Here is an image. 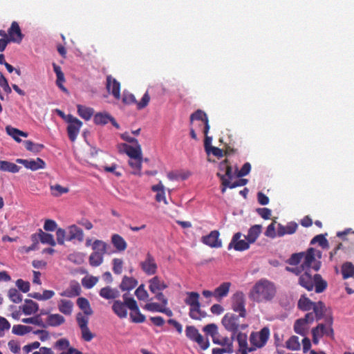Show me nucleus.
<instances>
[{
  "instance_id": "1",
  "label": "nucleus",
  "mask_w": 354,
  "mask_h": 354,
  "mask_svg": "<svg viewBox=\"0 0 354 354\" xmlns=\"http://www.w3.org/2000/svg\"><path fill=\"white\" fill-rule=\"evenodd\" d=\"M277 295V287L273 281L266 278L258 280L249 292L251 300L257 303L271 301Z\"/></svg>"
},
{
  "instance_id": "2",
  "label": "nucleus",
  "mask_w": 354,
  "mask_h": 354,
  "mask_svg": "<svg viewBox=\"0 0 354 354\" xmlns=\"http://www.w3.org/2000/svg\"><path fill=\"white\" fill-rule=\"evenodd\" d=\"M298 283L308 291L315 287L317 293L323 292L328 286L326 281L324 280L319 274H315L313 276L310 270H306L299 276Z\"/></svg>"
},
{
  "instance_id": "3",
  "label": "nucleus",
  "mask_w": 354,
  "mask_h": 354,
  "mask_svg": "<svg viewBox=\"0 0 354 354\" xmlns=\"http://www.w3.org/2000/svg\"><path fill=\"white\" fill-rule=\"evenodd\" d=\"M200 295L196 292H187L185 303L189 306V317L193 319L199 320L206 317L205 312L201 309V303L199 301Z\"/></svg>"
},
{
  "instance_id": "4",
  "label": "nucleus",
  "mask_w": 354,
  "mask_h": 354,
  "mask_svg": "<svg viewBox=\"0 0 354 354\" xmlns=\"http://www.w3.org/2000/svg\"><path fill=\"white\" fill-rule=\"evenodd\" d=\"M304 252L303 262L301 264L306 270L313 269L317 272L321 267V262L317 261L315 257L321 258L322 252L317 250L313 248H309L306 252Z\"/></svg>"
},
{
  "instance_id": "5",
  "label": "nucleus",
  "mask_w": 354,
  "mask_h": 354,
  "mask_svg": "<svg viewBox=\"0 0 354 354\" xmlns=\"http://www.w3.org/2000/svg\"><path fill=\"white\" fill-rule=\"evenodd\" d=\"M93 252L90 255V265L99 266L103 262L104 254L106 251V243L100 240H95L92 244Z\"/></svg>"
},
{
  "instance_id": "6",
  "label": "nucleus",
  "mask_w": 354,
  "mask_h": 354,
  "mask_svg": "<svg viewBox=\"0 0 354 354\" xmlns=\"http://www.w3.org/2000/svg\"><path fill=\"white\" fill-rule=\"evenodd\" d=\"M240 318H242L240 314L236 315L232 313H227L222 319V324L226 330L235 335L240 328L245 329L248 327L247 324L241 323Z\"/></svg>"
},
{
  "instance_id": "7",
  "label": "nucleus",
  "mask_w": 354,
  "mask_h": 354,
  "mask_svg": "<svg viewBox=\"0 0 354 354\" xmlns=\"http://www.w3.org/2000/svg\"><path fill=\"white\" fill-rule=\"evenodd\" d=\"M270 335L268 327H263L259 332H252L250 336V344L255 348H262L266 344Z\"/></svg>"
},
{
  "instance_id": "8",
  "label": "nucleus",
  "mask_w": 354,
  "mask_h": 354,
  "mask_svg": "<svg viewBox=\"0 0 354 354\" xmlns=\"http://www.w3.org/2000/svg\"><path fill=\"white\" fill-rule=\"evenodd\" d=\"M232 301V309L240 314L242 318L246 317V309H245V295L241 291H237L231 297Z\"/></svg>"
},
{
  "instance_id": "9",
  "label": "nucleus",
  "mask_w": 354,
  "mask_h": 354,
  "mask_svg": "<svg viewBox=\"0 0 354 354\" xmlns=\"http://www.w3.org/2000/svg\"><path fill=\"white\" fill-rule=\"evenodd\" d=\"M314 322V315L313 313H308L304 318L298 319L294 324V330L296 333L305 336L307 333V325Z\"/></svg>"
},
{
  "instance_id": "10",
  "label": "nucleus",
  "mask_w": 354,
  "mask_h": 354,
  "mask_svg": "<svg viewBox=\"0 0 354 354\" xmlns=\"http://www.w3.org/2000/svg\"><path fill=\"white\" fill-rule=\"evenodd\" d=\"M123 301L120 300L114 301L112 310L114 313L120 318H126L127 317V301L128 299H134L133 297H129L127 294H124L122 296Z\"/></svg>"
},
{
  "instance_id": "11",
  "label": "nucleus",
  "mask_w": 354,
  "mask_h": 354,
  "mask_svg": "<svg viewBox=\"0 0 354 354\" xmlns=\"http://www.w3.org/2000/svg\"><path fill=\"white\" fill-rule=\"evenodd\" d=\"M127 307L131 310L130 318L133 323H143L146 320L145 316L141 313L137 301L135 299H128Z\"/></svg>"
},
{
  "instance_id": "12",
  "label": "nucleus",
  "mask_w": 354,
  "mask_h": 354,
  "mask_svg": "<svg viewBox=\"0 0 354 354\" xmlns=\"http://www.w3.org/2000/svg\"><path fill=\"white\" fill-rule=\"evenodd\" d=\"M140 266L142 270L149 276L155 274L158 269L156 260L149 252L146 254L145 259L140 263Z\"/></svg>"
},
{
  "instance_id": "13",
  "label": "nucleus",
  "mask_w": 354,
  "mask_h": 354,
  "mask_svg": "<svg viewBox=\"0 0 354 354\" xmlns=\"http://www.w3.org/2000/svg\"><path fill=\"white\" fill-rule=\"evenodd\" d=\"M67 133L71 142H75L82 126V122L77 118L73 116L68 122Z\"/></svg>"
},
{
  "instance_id": "14",
  "label": "nucleus",
  "mask_w": 354,
  "mask_h": 354,
  "mask_svg": "<svg viewBox=\"0 0 354 354\" xmlns=\"http://www.w3.org/2000/svg\"><path fill=\"white\" fill-rule=\"evenodd\" d=\"M16 162L22 164L26 169L32 171H37L39 169H44L46 167L45 162L40 158H37L35 160L30 159H21L18 158Z\"/></svg>"
},
{
  "instance_id": "15",
  "label": "nucleus",
  "mask_w": 354,
  "mask_h": 354,
  "mask_svg": "<svg viewBox=\"0 0 354 354\" xmlns=\"http://www.w3.org/2000/svg\"><path fill=\"white\" fill-rule=\"evenodd\" d=\"M242 234L241 232H236L232 236L231 242L228 245V250L233 248L236 251H243L248 250L250 248V243L248 241L241 240Z\"/></svg>"
},
{
  "instance_id": "16",
  "label": "nucleus",
  "mask_w": 354,
  "mask_h": 354,
  "mask_svg": "<svg viewBox=\"0 0 354 354\" xmlns=\"http://www.w3.org/2000/svg\"><path fill=\"white\" fill-rule=\"evenodd\" d=\"M106 88L116 100L120 99V83L111 75L106 76Z\"/></svg>"
},
{
  "instance_id": "17",
  "label": "nucleus",
  "mask_w": 354,
  "mask_h": 354,
  "mask_svg": "<svg viewBox=\"0 0 354 354\" xmlns=\"http://www.w3.org/2000/svg\"><path fill=\"white\" fill-rule=\"evenodd\" d=\"M219 235L218 231L213 230L208 235L203 236L201 238V241L210 248H221L222 241L219 239Z\"/></svg>"
},
{
  "instance_id": "18",
  "label": "nucleus",
  "mask_w": 354,
  "mask_h": 354,
  "mask_svg": "<svg viewBox=\"0 0 354 354\" xmlns=\"http://www.w3.org/2000/svg\"><path fill=\"white\" fill-rule=\"evenodd\" d=\"M216 175L218 177L220 178V179L221 180V184L223 185L221 192L223 193H224L225 192L227 187H229L230 189H234L237 187L244 186L248 182V180L247 179L240 178L234 183H230V179L225 178L224 175L221 174V172H218Z\"/></svg>"
},
{
  "instance_id": "19",
  "label": "nucleus",
  "mask_w": 354,
  "mask_h": 354,
  "mask_svg": "<svg viewBox=\"0 0 354 354\" xmlns=\"http://www.w3.org/2000/svg\"><path fill=\"white\" fill-rule=\"evenodd\" d=\"M8 39L12 42L20 44L24 38L19 24L17 21H12L10 27L8 30Z\"/></svg>"
},
{
  "instance_id": "20",
  "label": "nucleus",
  "mask_w": 354,
  "mask_h": 354,
  "mask_svg": "<svg viewBox=\"0 0 354 354\" xmlns=\"http://www.w3.org/2000/svg\"><path fill=\"white\" fill-rule=\"evenodd\" d=\"M93 121L97 125H105L108 122H111L116 129H120V125L115 118L107 113H96L94 115Z\"/></svg>"
},
{
  "instance_id": "21",
  "label": "nucleus",
  "mask_w": 354,
  "mask_h": 354,
  "mask_svg": "<svg viewBox=\"0 0 354 354\" xmlns=\"http://www.w3.org/2000/svg\"><path fill=\"white\" fill-rule=\"evenodd\" d=\"M81 293V286L77 281H72L70 282L68 288L59 292L62 297L73 298L77 297Z\"/></svg>"
},
{
  "instance_id": "22",
  "label": "nucleus",
  "mask_w": 354,
  "mask_h": 354,
  "mask_svg": "<svg viewBox=\"0 0 354 354\" xmlns=\"http://www.w3.org/2000/svg\"><path fill=\"white\" fill-rule=\"evenodd\" d=\"M148 282L149 289L151 293L162 291L168 287V285L158 276L152 277Z\"/></svg>"
},
{
  "instance_id": "23",
  "label": "nucleus",
  "mask_w": 354,
  "mask_h": 354,
  "mask_svg": "<svg viewBox=\"0 0 354 354\" xmlns=\"http://www.w3.org/2000/svg\"><path fill=\"white\" fill-rule=\"evenodd\" d=\"M194 120H201L204 123L203 133L209 132L210 126L207 114L202 110L198 109L190 115V122L192 123Z\"/></svg>"
},
{
  "instance_id": "24",
  "label": "nucleus",
  "mask_w": 354,
  "mask_h": 354,
  "mask_svg": "<svg viewBox=\"0 0 354 354\" xmlns=\"http://www.w3.org/2000/svg\"><path fill=\"white\" fill-rule=\"evenodd\" d=\"M297 227L298 225L295 222H290L286 226L279 223L277 236L281 237L286 234H292L297 231Z\"/></svg>"
},
{
  "instance_id": "25",
  "label": "nucleus",
  "mask_w": 354,
  "mask_h": 354,
  "mask_svg": "<svg viewBox=\"0 0 354 354\" xmlns=\"http://www.w3.org/2000/svg\"><path fill=\"white\" fill-rule=\"evenodd\" d=\"M133 147L127 144H122L124 151L127 154L129 158H138L142 156L141 146L138 143Z\"/></svg>"
},
{
  "instance_id": "26",
  "label": "nucleus",
  "mask_w": 354,
  "mask_h": 354,
  "mask_svg": "<svg viewBox=\"0 0 354 354\" xmlns=\"http://www.w3.org/2000/svg\"><path fill=\"white\" fill-rule=\"evenodd\" d=\"M37 236L39 237L40 241L44 244H48L51 246H55L56 245V242L54 239V237L52 234L44 232L41 230H39V233L33 234L32 235V241H37Z\"/></svg>"
},
{
  "instance_id": "27",
  "label": "nucleus",
  "mask_w": 354,
  "mask_h": 354,
  "mask_svg": "<svg viewBox=\"0 0 354 354\" xmlns=\"http://www.w3.org/2000/svg\"><path fill=\"white\" fill-rule=\"evenodd\" d=\"M231 285L230 282L222 283L214 289V298L218 301H221L223 298L227 297L230 292Z\"/></svg>"
},
{
  "instance_id": "28",
  "label": "nucleus",
  "mask_w": 354,
  "mask_h": 354,
  "mask_svg": "<svg viewBox=\"0 0 354 354\" xmlns=\"http://www.w3.org/2000/svg\"><path fill=\"white\" fill-rule=\"evenodd\" d=\"M84 313H79L77 315V322L82 333V337L85 341H88V328H87V319Z\"/></svg>"
},
{
  "instance_id": "29",
  "label": "nucleus",
  "mask_w": 354,
  "mask_h": 354,
  "mask_svg": "<svg viewBox=\"0 0 354 354\" xmlns=\"http://www.w3.org/2000/svg\"><path fill=\"white\" fill-rule=\"evenodd\" d=\"M83 238L84 234L82 229L75 225H72L68 228L66 240H77L79 241H82L83 240Z\"/></svg>"
},
{
  "instance_id": "30",
  "label": "nucleus",
  "mask_w": 354,
  "mask_h": 354,
  "mask_svg": "<svg viewBox=\"0 0 354 354\" xmlns=\"http://www.w3.org/2000/svg\"><path fill=\"white\" fill-rule=\"evenodd\" d=\"M138 283V281L135 278L124 276L120 284V288L123 291H129L133 290Z\"/></svg>"
},
{
  "instance_id": "31",
  "label": "nucleus",
  "mask_w": 354,
  "mask_h": 354,
  "mask_svg": "<svg viewBox=\"0 0 354 354\" xmlns=\"http://www.w3.org/2000/svg\"><path fill=\"white\" fill-rule=\"evenodd\" d=\"M111 243L118 252H123L127 248L126 241L118 234H114L111 236Z\"/></svg>"
},
{
  "instance_id": "32",
  "label": "nucleus",
  "mask_w": 354,
  "mask_h": 354,
  "mask_svg": "<svg viewBox=\"0 0 354 354\" xmlns=\"http://www.w3.org/2000/svg\"><path fill=\"white\" fill-rule=\"evenodd\" d=\"M57 308L60 313L65 315H71L73 312V303L67 299H60L57 304Z\"/></svg>"
},
{
  "instance_id": "33",
  "label": "nucleus",
  "mask_w": 354,
  "mask_h": 354,
  "mask_svg": "<svg viewBox=\"0 0 354 354\" xmlns=\"http://www.w3.org/2000/svg\"><path fill=\"white\" fill-rule=\"evenodd\" d=\"M313 331L319 337H322L324 335L331 337L334 336L333 328H326V326L324 324H319L316 327L312 329L311 333H313Z\"/></svg>"
},
{
  "instance_id": "34",
  "label": "nucleus",
  "mask_w": 354,
  "mask_h": 354,
  "mask_svg": "<svg viewBox=\"0 0 354 354\" xmlns=\"http://www.w3.org/2000/svg\"><path fill=\"white\" fill-rule=\"evenodd\" d=\"M100 295L106 299H114L119 297L120 292L117 289L106 286L100 290Z\"/></svg>"
},
{
  "instance_id": "35",
  "label": "nucleus",
  "mask_w": 354,
  "mask_h": 354,
  "mask_svg": "<svg viewBox=\"0 0 354 354\" xmlns=\"http://www.w3.org/2000/svg\"><path fill=\"white\" fill-rule=\"evenodd\" d=\"M65 322V318L59 314H50L48 315L46 319L47 326L56 327L62 325Z\"/></svg>"
},
{
  "instance_id": "36",
  "label": "nucleus",
  "mask_w": 354,
  "mask_h": 354,
  "mask_svg": "<svg viewBox=\"0 0 354 354\" xmlns=\"http://www.w3.org/2000/svg\"><path fill=\"white\" fill-rule=\"evenodd\" d=\"M261 225H252L249 229L247 236H245L246 240L251 243L255 242L261 232Z\"/></svg>"
},
{
  "instance_id": "37",
  "label": "nucleus",
  "mask_w": 354,
  "mask_h": 354,
  "mask_svg": "<svg viewBox=\"0 0 354 354\" xmlns=\"http://www.w3.org/2000/svg\"><path fill=\"white\" fill-rule=\"evenodd\" d=\"M314 315V320L316 319L319 321L324 317L325 311H326V306L324 302L319 301L318 302H315L313 307Z\"/></svg>"
},
{
  "instance_id": "38",
  "label": "nucleus",
  "mask_w": 354,
  "mask_h": 354,
  "mask_svg": "<svg viewBox=\"0 0 354 354\" xmlns=\"http://www.w3.org/2000/svg\"><path fill=\"white\" fill-rule=\"evenodd\" d=\"M151 190L157 193L156 195V201L157 202L163 201L165 204H167L165 198V187L161 182L157 185H153L151 187Z\"/></svg>"
},
{
  "instance_id": "39",
  "label": "nucleus",
  "mask_w": 354,
  "mask_h": 354,
  "mask_svg": "<svg viewBox=\"0 0 354 354\" xmlns=\"http://www.w3.org/2000/svg\"><path fill=\"white\" fill-rule=\"evenodd\" d=\"M25 304L22 306L23 313L26 315L35 313L39 310L38 304L30 299H26Z\"/></svg>"
},
{
  "instance_id": "40",
  "label": "nucleus",
  "mask_w": 354,
  "mask_h": 354,
  "mask_svg": "<svg viewBox=\"0 0 354 354\" xmlns=\"http://www.w3.org/2000/svg\"><path fill=\"white\" fill-rule=\"evenodd\" d=\"M315 302L312 301L308 297L305 295H301L297 303L299 309L303 311H309L313 309Z\"/></svg>"
},
{
  "instance_id": "41",
  "label": "nucleus",
  "mask_w": 354,
  "mask_h": 354,
  "mask_svg": "<svg viewBox=\"0 0 354 354\" xmlns=\"http://www.w3.org/2000/svg\"><path fill=\"white\" fill-rule=\"evenodd\" d=\"M129 166L133 169V174L140 176L142 169V156L138 158H131L129 160Z\"/></svg>"
},
{
  "instance_id": "42",
  "label": "nucleus",
  "mask_w": 354,
  "mask_h": 354,
  "mask_svg": "<svg viewBox=\"0 0 354 354\" xmlns=\"http://www.w3.org/2000/svg\"><path fill=\"white\" fill-rule=\"evenodd\" d=\"M20 169V167L13 162L6 160H0V170L3 171H9L11 173H17Z\"/></svg>"
},
{
  "instance_id": "43",
  "label": "nucleus",
  "mask_w": 354,
  "mask_h": 354,
  "mask_svg": "<svg viewBox=\"0 0 354 354\" xmlns=\"http://www.w3.org/2000/svg\"><path fill=\"white\" fill-rule=\"evenodd\" d=\"M23 142L26 150L33 153H39L44 148L43 144L34 143L31 140H24Z\"/></svg>"
},
{
  "instance_id": "44",
  "label": "nucleus",
  "mask_w": 354,
  "mask_h": 354,
  "mask_svg": "<svg viewBox=\"0 0 354 354\" xmlns=\"http://www.w3.org/2000/svg\"><path fill=\"white\" fill-rule=\"evenodd\" d=\"M218 169L220 171H225V174L223 175L225 178L227 177V178L229 179L232 178V169L227 159H225L219 163Z\"/></svg>"
},
{
  "instance_id": "45",
  "label": "nucleus",
  "mask_w": 354,
  "mask_h": 354,
  "mask_svg": "<svg viewBox=\"0 0 354 354\" xmlns=\"http://www.w3.org/2000/svg\"><path fill=\"white\" fill-rule=\"evenodd\" d=\"M342 274L344 279L353 277L354 274V265L351 262H346L342 266Z\"/></svg>"
},
{
  "instance_id": "46",
  "label": "nucleus",
  "mask_w": 354,
  "mask_h": 354,
  "mask_svg": "<svg viewBox=\"0 0 354 354\" xmlns=\"http://www.w3.org/2000/svg\"><path fill=\"white\" fill-rule=\"evenodd\" d=\"M21 322L24 324H32L41 328L46 327V324L43 322L41 317H40V315H37L29 318H24L21 319Z\"/></svg>"
},
{
  "instance_id": "47",
  "label": "nucleus",
  "mask_w": 354,
  "mask_h": 354,
  "mask_svg": "<svg viewBox=\"0 0 354 354\" xmlns=\"http://www.w3.org/2000/svg\"><path fill=\"white\" fill-rule=\"evenodd\" d=\"M286 346L291 351H298L300 349L301 345L299 337L295 335L291 336L286 342Z\"/></svg>"
},
{
  "instance_id": "48",
  "label": "nucleus",
  "mask_w": 354,
  "mask_h": 354,
  "mask_svg": "<svg viewBox=\"0 0 354 354\" xmlns=\"http://www.w3.org/2000/svg\"><path fill=\"white\" fill-rule=\"evenodd\" d=\"M32 330L31 326H24L21 324L14 325L12 328L13 334L17 335H24Z\"/></svg>"
},
{
  "instance_id": "49",
  "label": "nucleus",
  "mask_w": 354,
  "mask_h": 354,
  "mask_svg": "<svg viewBox=\"0 0 354 354\" xmlns=\"http://www.w3.org/2000/svg\"><path fill=\"white\" fill-rule=\"evenodd\" d=\"M135 295L136 297L141 301H151L152 299H149V294L145 289L144 284H140L135 291Z\"/></svg>"
},
{
  "instance_id": "50",
  "label": "nucleus",
  "mask_w": 354,
  "mask_h": 354,
  "mask_svg": "<svg viewBox=\"0 0 354 354\" xmlns=\"http://www.w3.org/2000/svg\"><path fill=\"white\" fill-rule=\"evenodd\" d=\"M317 243H318L323 249H328L329 248L328 241L323 234L317 235L310 241L311 245H314Z\"/></svg>"
},
{
  "instance_id": "51",
  "label": "nucleus",
  "mask_w": 354,
  "mask_h": 354,
  "mask_svg": "<svg viewBox=\"0 0 354 354\" xmlns=\"http://www.w3.org/2000/svg\"><path fill=\"white\" fill-rule=\"evenodd\" d=\"M123 264H124V262H123V260L122 259L114 258L112 260V265H113L112 270H113V272L115 274H120L122 273V272Z\"/></svg>"
},
{
  "instance_id": "52",
  "label": "nucleus",
  "mask_w": 354,
  "mask_h": 354,
  "mask_svg": "<svg viewBox=\"0 0 354 354\" xmlns=\"http://www.w3.org/2000/svg\"><path fill=\"white\" fill-rule=\"evenodd\" d=\"M50 190L52 195L56 197L59 196L63 194L68 193L69 191L67 187H64L59 184L51 185Z\"/></svg>"
},
{
  "instance_id": "53",
  "label": "nucleus",
  "mask_w": 354,
  "mask_h": 354,
  "mask_svg": "<svg viewBox=\"0 0 354 354\" xmlns=\"http://www.w3.org/2000/svg\"><path fill=\"white\" fill-rule=\"evenodd\" d=\"M8 297L13 303H20L22 301V295L15 288H10L8 291Z\"/></svg>"
},
{
  "instance_id": "54",
  "label": "nucleus",
  "mask_w": 354,
  "mask_h": 354,
  "mask_svg": "<svg viewBox=\"0 0 354 354\" xmlns=\"http://www.w3.org/2000/svg\"><path fill=\"white\" fill-rule=\"evenodd\" d=\"M304 252L294 253L288 259L287 263L291 266H297L303 259Z\"/></svg>"
},
{
  "instance_id": "55",
  "label": "nucleus",
  "mask_w": 354,
  "mask_h": 354,
  "mask_svg": "<svg viewBox=\"0 0 354 354\" xmlns=\"http://www.w3.org/2000/svg\"><path fill=\"white\" fill-rule=\"evenodd\" d=\"M162 307H164L162 306V304H158V303H156V302H150V303H147L146 304L143 308L147 311H149V312H158V313H160L161 310H162Z\"/></svg>"
},
{
  "instance_id": "56",
  "label": "nucleus",
  "mask_w": 354,
  "mask_h": 354,
  "mask_svg": "<svg viewBox=\"0 0 354 354\" xmlns=\"http://www.w3.org/2000/svg\"><path fill=\"white\" fill-rule=\"evenodd\" d=\"M236 340L239 343V349L249 348L248 347V337L245 333H239L236 335Z\"/></svg>"
},
{
  "instance_id": "57",
  "label": "nucleus",
  "mask_w": 354,
  "mask_h": 354,
  "mask_svg": "<svg viewBox=\"0 0 354 354\" xmlns=\"http://www.w3.org/2000/svg\"><path fill=\"white\" fill-rule=\"evenodd\" d=\"M185 333L186 336L192 341H194L197 337L201 335L198 330L192 326H187Z\"/></svg>"
},
{
  "instance_id": "58",
  "label": "nucleus",
  "mask_w": 354,
  "mask_h": 354,
  "mask_svg": "<svg viewBox=\"0 0 354 354\" xmlns=\"http://www.w3.org/2000/svg\"><path fill=\"white\" fill-rule=\"evenodd\" d=\"M6 133L10 136L16 142H21L22 140L19 137V129H16V128H14L11 126H7L6 127Z\"/></svg>"
},
{
  "instance_id": "59",
  "label": "nucleus",
  "mask_w": 354,
  "mask_h": 354,
  "mask_svg": "<svg viewBox=\"0 0 354 354\" xmlns=\"http://www.w3.org/2000/svg\"><path fill=\"white\" fill-rule=\"evenodd\" d=\"M276 221H273L271 223L268 227L264 233L265 236L270 238H274L277 235V232H276L275 227Z\"/></svg>"
},
{
  "instance_id": "60",
  "label": "nucleus",
  "mask_w": 354,
  "mask_h": 354,
  "mask_svg": "<svg viewBox=\"0 0 354 354\" xmlns=\"http://www.w3.org/2000/svg\"><path fill=\"white\" fill-rule=\"evenodd\" d=\"M149 101H150V96H149L148 92L147 91L144 94L140 102L137 101V103H136L137 109L140 110V109L145 108L148 105Z\"/></svg>"
},
{
  "instance_id": "61",
  "label": "nucleus",
  "mask_w": 354,
  "mask_h": 354,
  "mask_svg": "<svg viewBox=\"0 0 354 354\" xmlns=\"http://www.w3.org/2000/svg\"><path fill=\"white\" fill-rule=\"evenodd\" d=\"M122 102L124 104H136L137 100L133 94L124 91L122 97Z\"/></svg>"
},
{
  "instance_id": "62",
  "label": "nucleus",
  "mask_w": 354,
  "mask_h": 354,
  "mask_svg": "<svg viewBox=\"0 0 354 354\" xmlns=\"http://www.w3.org/2000/svg\"><path fill=\"white\" fill-rule=\"evenodd\" d=\"M16 285L18 288L21 290L23 292H27L30 290V283L28 281H25L23 279H17L16 281Z\"/></svg>"
},
{
  "instance_id": "63",
  "label": "nucleus",
  "mask_w": 354,
  "mask_h": 354,
  "mask_svg": "<svg viewBox=\"0 0 354 354\" xmlns=\"http://www.w3.org/2000/svg\"><path fill=\"white\" fill-rule=\"evenodd\" d=\"M194 342H196L203 350H206L209 346L208 339H205L202 335H199Z\"/></svg>"
},
{
  "instance_id": "64",
  "label": "nucleus",
  "mask_w": 354,
  "mask_h": 354,
  "mask_svg": "<svg viewBox=\"0 0 354 354\" xmlns=\"http://www.w3.org/2000/svg\"><path fill=\"white\" fill-rule=\"evenodd\" d=\"M57 225L55 221L51 219H47L44 223V229L46 231L53 232L57 229Z\"/></svg>"
}]
</instances>
